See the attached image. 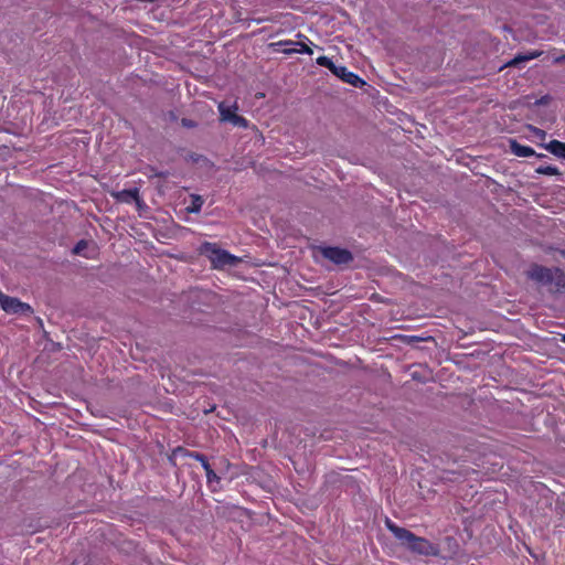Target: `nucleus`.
Returning a JSON list of instances; mask_svg holds the SVG:
<instances>
[{"label": "nucleus", "mask_w": 565, "mask_h": 565, "mask_svg": "<svg viewBox=\"0 0 565 565\" xmlns=\"http://www.w3.org/2000/svg\"><path fill=\"white\" fill-rule=\"evenodd\" d=\"M321 255L335 265H347L353 260V255L349 249L340 247H320Z\"/></svg>", "instance_id": "6"}, {"label": "nucleus", "mask_w": 565, "mask_h": 565, "mask_svg": "<svg viewBox=\"0 0 565 565\" xmlns=\"http://www.w3.org/2000/svg\"><path fill=\"white\" fill-rule=\"evenodd\" d=\"M274 45H297V49L292 50H282V53L285 54H292V53H305V54H312V50L305 43L301 42H295L291 40L286 41H278Z\"/></svg>", "instance_id": "11"}, {"label": "nucleus", "mask_w": 565, "mask_h": 565, "mask_svg": "<svg viewBox=\"0 0 565 565\" xmlns=\"http://www.w3.org/2000/svg\"><path fill=\"white\" fill-rule=\"evenodd\" d=\"M555 63H562V62H565V54L562 55V56H558L554 60Z\"/></svg>", "instance_id": "21"}, {"label": "nucleus", "mask_w": 565, "mask_h": 565, "mask_svg": "<svg viewBox=\"0 0 565 565\" xmlns=\"http://www.w3.org/2000/svg\"><path fill=\"white\" fill-rule=\"evenodd\" d=\"M275 43H271L270 45L276 47L277 45H274ZM282 49L280 50L282 52V50H292V49H297V45H280Z\"/></svg>", "instance_id": "20"}, {"label": "nucleus", "mask_w": 565, "mask_h": 565, "mask_svg": "<svg viewBox=\"0 0 565 565\" xmlns=\"http://www.w3.org/2000/svg\"><path fill=\"white\" fill-rule=\"evenodd\" d=\"M562 341L565 343V334L562 335Z\"/></svg>", "instance_id": "23"}, {"label": "nucleus", "mask_w": 565, "mask_h": 565, "mask_svg": "<svg viewBox=\"0 0 565 565\" xmlns=\"http://www.w3.org/2000/svg\"><path fill=\"white\" fill-rule=\"evenodd\" d=\"M332 74L354 87H362L365 84L362 78H360L356 74L348 71V68L342 65H335L332 70Z\"/></svg>", "instance_id": "7"}, {"label": "nucleus", "mask_w": 565, "mask_h": 565, "mask_svg": "<svg viewBox=\"0 0 565 565\" xmlns=\"http://www.w3.org/2000/svg\"><path fill=\"white\" fill-rule=\"evenodd\" d=\"M317 64L329 68L331 72L335 66V64L328 56H319L317 58Z\"/></svg>", "instance_id": "16"}, {"label": "nucleus", "mask_w": 565, "mask_h": 565, "mask_svg": "<svg viewBox=\"0 0 565 565\" xmlns=\"http://www.w3.org/2000/svg\"><path fill=\"white\" fill-rule=\"evenodd\" d=\"M114 196L120 202H136L138 207H140L143 204L139 195V190L137 188L119 191L115 193Z\"/></svg>", "instance_id": "9"}, {"label": "nucleus", "mask_w": 565, "mask_h": 565, "mask_svg": "<svg viewBox=\"0 0 565 565\" xmlns=\"http://www.w3.org/2000/svg\"><path fill=\"white\" fill-rule=\"evenodd\" d=\"M189 457H191L200 462H203V469L205 470L207 484L210 487H213L214 483H216V484L220 483V477L211 468V466L204 455H202L200 452L192 451V452H189Z\"/></svg>", "instance_id": "8"}, {"label": "nucleus", "mask_w": 565, "mask_h": 565, "mask_svg": "<svg viewBox=\"0 0 565 565\" xmlns=\"http://www.w3.org/2000/svg\"><path fill=\"white\" fill-rule=\"evenodd\" d=\"M544 148L554 156L565 159V142L552 140Z\"/></svg>", "instance_id": "12"}, {"label": "nucleus", "mask_w": 565, "mask_h": 565, "mask_svg": "<svg viewBox=\"0 0 565 565\" xmlns=\"http://www.w3.org/2000/svg\"><path fill=\"white\" fill-rule=\"evenodd\" d=\"M542 52L540 51H533L527 54H519L514 58H512L510 62L505 64V66H516L523 62H527L531 60H534L539 56H541Z\"/></svg>", "instance_id": "13"}, {"label": "nucleus", "mask_w": 565, "mask_h": 565, "mask_svg": "<svg viewBox=\"0 0 565 565\" xmlns=\"http://www.w3.org/2000/svg\"><path fill=\"white\" fill-rule=\"evenodd\" d=\"M385 525L387 530L399 541L401 545L413 553L424 556H437L439 548L427 539L417 536L409 530L396 525L392 520L386 518Z\"/></svg>", "instance_id": "1"}, {"label": "nucleus", "mask_w": 565, "mask_h": 565, "mask_svg": "<svg viewBox=\"0 0 565 565\" xmlns=\"http://www.w3.org/2000/svg\"><path fill=\"white\" fill-rule=\"evenodd\" d=\"M527 128L533 132L535 137L540 138L541 140L545 139L546 132L543 129H540L531 125Z\"/></svg>", "instance_id": "17"}, {"label": "nucleus", "mask_w": 565, "mask_h": 565, "mask_svg": "<svg viewBox=\"0 0 565 565\" xmlns=\"http://www.w3.org/2000/svg\"><path fill=\"white\" fill-rule=\"evenodd\" d=\"M181 125L185 128H195L196 127V122L189 118H182Z\"/></svg>", "instance_id": "18"}, {"label": "nucleus", "mask_w": 565, "mask_h": 565, "mask_svg": "<svg viewBox=\"0 0 565 565\" xmlns=\"http://www.w3.org/2000/svg\"><path fill=\"white\" fill-rule=\"evenodd\" d=\"M200 252L205 255L215 269L234 267L239 264L241 258L230 254L227 250L217 247L215 243L205 242L201 245Z\"/></svg>", "instance_id": "3"}, {"label": "nucleus", "mask_w": 565, "mask_h": 565, "mask_svg": "<svg viewBox=\"0 0 565 565\" xmlns=\"http://www.w3.org/2000/svg\"><path fill=\"white\" fill-rule=\"evenodd\" d=\"M85 247H86V242H85V241H79V242L76 244V246L74 247V250H73V252H74V254H79V253H81V250H82L83 248H85Z\"/></svg>", "instance_id": "19"}, {"label": "nucleus", "mask_w": 565, "mask_h": 565, "mask_svg": "<svg viewBox=\"0 0 565 565\" xmlns=\"http://www.w3.org/2000/svg\"><path fill=\"white\" fill-rule=\"evenodd\" d=\"M419 340H420V338H418V337H409L408 342H409V343H411V342H414V341H416V342H417V341H419Z\"/></svg>", "instance_id": "22"}, {"label": "nucleus", "mask_w": 565, "mask_h": 565, "mask_svg": "<svg viewBox=\"0 0 565 565\" xmlns=\"http://www.w3.org/2000/svg\"><path fill=\"white\" fill-rule=\"evenodd\" d=\"M191 199H192V202L186 207L188 213H199L201 211V209H202L203 203H204L202 196L198 195V194H192Z\"/></svg>", "instance_id": "14"}, {"label": "nucleus", "mask_w": 565, "mask_h": 565, "mask_svg": "<svg viewBox=\"0 0 565 565\" xmlns=\"http://www.w3.org/2000/svg\"><path fill=\"white\" fill-rule=\"evenodd\" d=\"M0 307L3 311L10 315H24L33 313V309L29 303L22 302L15 297L8 296L0 290Z\"/></svg>", "instance_id": "4"}, {"label": "nucleus", "mask_w": 565, "mask_h": 565, "mask_svg": "<svg viewBox=\"0 0 565 565\" xmlns=\"http://www.w3.org/2000/svg\"><path fill=\"white\" fill-rule=\"evenodd\" d=\"M238 107L235 104L227 105L225 102L218 104L220 119L221 121L231 122L233 126L247 128L248 121L243 116L236 114Z\"/></svg>", "instance_id": "5"}, {"label": "nucleus", "mask_w": 565, "mask_h": 565, "mask_svg": "<svg viewBox=\"0 0 565 565\" xmlns=\"http://www.w3.org/2000/svg\"><path fill=\"white\" fill-rule=\"evenodd\" d=\"M525 275L540 286L554 284L557 289L565 287V274L559 268H548L539 264H532L525 271Z\"/></svg>", "instance_id": "2"}, {"label": "nucleus", "mask_w": 565, "mask_h": 565, "mask_svg": "<svg viewBox=\"0 0 565 565\" xmlns=\"http://www.w3.org/2000/svg\"><path fill=\"white\" fill-rule=\"evenodd\" d=\"M562 254H563V255H565V253H564V252H562Z\"/></svg>", "instance_id": "24"}, {"label": "nucleus", "mask_w": 565, "mask_h": 565, "mask_svg": "<svg viewBox=\"0 0 565 565\" xmlns=\"http://www.w3.org/2000/svg\"><path fill=\"white\" fill-rule=\"evenodd\" d=\"M536 173L546 174V175H561L559 170L556 167L552 166H540L536 168Z\"/></svg>", "instance_id": "15"}, {"label": "nucleus", "mask_w": 565, "mask_h": 565, "mask_svg": "<svg viewBox=\"0 0 565 565\" xmlns=\"http://www.w3.org/2000/svg\"><path fill=\"white\" fill-rule=\"evenodd\" d=\"M510 149L516 157H531L536 156L534 149L527 146L519 143L516 140H510ZM539 158L545 157L544 154H537Z\"/></svg>", "instance_id": "10"}]
</instances>
